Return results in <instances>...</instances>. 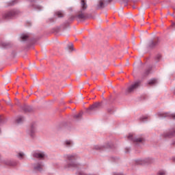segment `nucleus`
Here are the masks:
<instances>
[{
  "label": "nucleus",
  "instance_id": "44",
  "mask_svg": "<svg viewBox=\"0 0 175 175\" xmlns=\"http://www.w3.org/2000/svg\"><path fill=\"white\" fill-rule=\"evenodd\" d=\"M174 161H175V159H174Z\"/></svg>",
  "mask_w": 175,
  "mask_h": 175
},
{
  "label": "nucleus",
  "instance_id": "40",
  "mask_svg": "<svg viewBox=\"0 0 175 175\" xmlns=\"http://www.w3.org/2000/svg\"><path fill=\"white\" fill-rule=\"evenodd\" d=\"M126 65H129V62H128L126 63Z\"/></svg>",
  "mask_w": 175,
  "mask_h": 175
},
{
  "label": "nucleus",
  "instance_id": "41",
  "mask_svg": "<svg viewBox=\"0 0 175 175\" xmlns=\"http://www.w3.org/2000/svg\"><path fill=\"white\" fill-rule=\"evenodd\" d=\"M0 23H2V19H1V18H0Z\"/></svg>",
  "mask_w": 175,
  "mask_h": 175
},
{
  "label": "nucleus",
  "instance_id": "37",
  "mask_svg": "<svg viewBox=\"0 0 175 175\" xmlns=\"http://www.w3.org/2000/svg\"><path fill=\"white\" fill-rule=\"evenodd\" d=\"M7 105H9L10 106H13V105L10 104V102L7 103Z\"/></svg>",
  "mask_w": 175,
  "mask_h": 175
},
{
  "label": "nucleus",
  "instance_id": "3",
  "mask_svg": "<svg viewBox=\"0 0 175 175\" xmlns=\"http://www.w3.org/2000/svg\"><path fill=\"white\" fill-rule=\"evenodd\" d=\"M88 7L87 1H85V0H81V10H79V14L77 16V18L79 20H84V18H85V14L83 13V12L87 9Z\"/></svg>",
  "mask_w": 175,
  "mask_h": 175
},
{
  "label": "nucleus",
  "instance_id": "13",
  "mask_svg": "<svg viewBox=\"0 0 175 175\" xmlns=\"http://www.w3.org/2000/svg\"><path fill=\"white\" fill-rule=\"evenodd\" d=\"M111 143H107L105 145H96L94 146V150H105V148H111Z\"/></svg>",
  "mask_w": 175,
  "mask_h": 175
},
{
  "label": "nucleus",
  "instance_id": "24",
  "mask_svg": "<svg viewBox=\"0 0 175 175\" xmlns=\"http://www.w3.org/2000/svg\"><path fill=\"white\" fill-rule=\"evenodd\" d=\"M161 58H162V55H161V54H157L155 56V61H156V62H159V61H161Z\"/></svg>",
  "mask_w": 175,
  "mask_h": 175
},
{
  "label": "nucleus",
  "instance_id": "7",
  "mask_svg": "<svg viewBox=\"0 0 175 175\" xmlns=\"http://www.w3.org/2000/svg\"><path fill=\"white\" fill-rule=\"evenodd\" d=\"M127 139L135 143V144H139V143H143L144 142V138L140 137H135L133 134H129L127 136Z\"/></svg>",
  "mask_w": 175,
  "mask_h": 175
},
{
  "label": "nucleus",
  "instance_id": "39",
  "mask_svg": "<svg viewBox=\"0 0 175 175\" xmlns=\"http://www.w3.org/2000/svg\"><path fill=\"white\" fill-rule=\"evenodd\" d=\"M126 65H129V62H128L126 63Z\"/></svg>",
  "mask_w": 175,
  "mask_h": 175
},
{
  "label": "nucleus",
  "instance_id": "27",
  "mask_svg": "<svg viewBox=\"0 0 175 175\" xmlns=\"http://www.w3.org/2000/svg\"><path fill=\"white\" fill-rule=\"evenodd\" d=\"M81 116H82L81 113H79L77 115L74 116V118H75L76 120H79V118H81Z\"/></svg>",
  "mask_w": 175,
  "mask_h": 175
},
{
  "label": "nucleus",
  "instance_id": "18",
  "mask_svg": "<svg viewBox=\"0 0 175 175\" xmlns=\"http://www.w3.org/2000/svg\"><path fill=\"white\" fill-rule=\"evenodd\" d=\"M29 33H23L21 35V39L22 42H25V40H28L29 39Z\"/></svg>",
  "mask_w": 175,
  "mask_h": 175
},
{
  "label": "nucleus",
  "instance_id": "34",
  "mask_svg": "<svg viewBox=\"0 0 175 175\" xmlns=\"http://www.w3.org/2000/svg\"><path fill=\"white\" fill-rule=\"evenodd\" d=\"M150 73V70H147L145 72L146 75H148Z\"/></svg>",
  "mask_w": 175,
  "mask_h": 175
},
{
  "label": "nucleus",
  "instance_id": "11",
  "mask_svg": "<svg viewBox=\"0 0 175 175\" xmlns=\"http://www.w3.org/2000/svg\"><path fill=\"white\" fill-rule=\"evenodd\" d=\"M29 136H31L32 138L35 137L36 133V124L33 123L31 126L30 129L27 131Z\"/></svg>",
  "mask_w": 175,
  "mask_h": 175
},
{
  "label": "nucleus",
  "instance_id": "8",
  "mask_svg": "<svg viewBox=\"0 0 175 175\" xmlns=\"http://www.w3.org/2000/svg\"><path fill=\"white\" fill-rule=\"evenodd\" d=\"M157 116L159 118L169 117L170 118H172V120H175V113H171L170 112H160L157 113Z\"/></svg>",
  "mask_w": 175,
  "mask_h": 175
},
{
  "label": "nucleus",
  "instance_id": "38",
  "mask_svg": "<svg viewBox=\"0 0 175 175\" xmlns=\"http://www.w3.org/2000/svg\"><path fill=\"white\" fill-rule=\"evenodd\" d=\"M2 122V116H0V124Z\"/></svg>",
  "mask_w": 175,
  "mask_h": 175
},
{
  "label": "nucleus",
  "instance_id": "16",
  "mask_svg": "<svg viewBox=\"0 0 175 175\" xmlns=\"http://www.w3.org/2000/svg\"><path fill=\"white\" fill-rule=\"evenodd\" d=\"M158 42H159L158 40H150L148 43V48L154 49V47H155V46L158 44Z\"/></svg>",
  "mask_w": 175,
  "mask_h": 175
},
{
  "label": "nucleus",
  "instance_id": "15",
  "mask_svg": "<svg viewBox=\"0 0 175 175\" xmlns=\"http://www.w3.org/2000/svg\"><path fill=\"white\" fill-rule=\"evenodd\" d=\"M4 163L7 166H17L18 162L16 160L8 159L4 161Z\"/></svg>",
  "mask_w": 175,
  "mask_h": 175
},
{
  "label": "nucleus",
  "instance_id": "21",
  "mask_svg": "<svg viewBox=\"0 0 175 175\" xmlns=\"http://www.w3.org/2000/svg\"><path fill=\"white\" fill-rule=\"evenodd\" d=\"M17 158H18V159H24V158H25V153L23 152H18L17 154Z\"/></svg>",
  "mask_w": 175,
  "mask_h": 175
},
{
  "label": "nucleus",
  "instance_id": "23",
  "mask_svg": "<svg viewBox=\"0 0 175 175\" xmlns=\"http://www.w3.org/2000/svg\"><path fill=\"white\" fill-rule=\"evenodd\" d=\"M24 121V117L23 116H19L16 118V122L17 124H21Z\"/></svg>",
  "mask_w": 175,
  "mask_h": 175
},
{
  "label": "nucleus",
  "instance_id": "32",
  "mask_svg": "<svg viewBox=\"0 0 175 175\" xmlns=\"http://www.w3.org/2000/svg\"><path fill=\"white\" fill-rule=\"evenodd\" d=\"M141 21H144V16L143 15H141L140 16Z\"/></svg>",
  "mask_w": 175,
  "mask_h": 175
},
{
  "label": "nucleus",
  "instance_id": "42",
  "mask_svg": "<svg viewBox=\"0 0 175 175\" xmlns=\"http://www.w3.org/2000/svg\"><path fill=\"white\" fill-rule=\"evenodd\" d=\"M27 111H31V109H27Z\"/></svg>",
  "mask_w": 175,
  "mask_h": 175
},
{
  "label": "nucleus",
  "instance_id": "17",
  "mask_svg": "<svg viewBox=\"0 0 175 175\" xmlns=\"http://www.w3.org/2000/svg\"><path fill=\"white\" fill-rule=\"evenodd\" d=\"M106 6V1L105 0H99L98 4L97 5V9H103Z\"/></svg>",
  "mask_w": 175,
  "mask_h": 175
},
{
  "label": "nucleus",
  "instance_id": "43",
  "mask_svg": "<svg viewBox=\"0 0 175 175\" xmlns=\"http://www.w3.org/2000/svg\"><path fill=\"white\" fill-rule=\"evenodd\" d=\"M0 133H1V130H0Z\"/></svg>",
  "mask_w": 175,
  "mask_h": 175
},
{
  "label": "nucleus",
  "instance_id": "1",
  "mask_svg": "<svg viewBox=\"0 0 175 175\" xmlns=\"http://www.w3.org/2000/svg\"><path fill=\"white\" fill-rule=\"evenodd\" d=\"M66 159H67V163L64 165V169H67L69 170L70 169H76V167H79L80 166V163L77 162V159H79V156L76 154H68L65 155Z\"/></svg>",
  "mask_w": 175,
  "mask_h": 175
},
{
  "label": "nucleus",
  "instance_id": "30",
  "mask_svg": "<svg viewBox=\"0 0 175 175\" xmlns=\"http://www.w3.org/2000/svg\"><path fill=\"white\" fill-rule=\"evenodd\" d=\"M147 117L146 116H143L142 118H141V120L143 121V122H144V121H146Z\"/></svg>",
  "mask_w": 175,
  "mask_h": 175
},
{
  "label": "nucleus",
  "instance_id": "29",
  "mask_svg": "<svg viewBox=\"0 0 175 175\" xmlns=\"http://www.w3.org/2000/svg\"><path fill=\"white\" fill-rule=\"evenodd\" d=\"M129 151H131V148H125V152H126V154H128V152H129Z\"/></svg>",
  "mask_w": 175,
  "mask_h": 175
},
{
  "label": "nucleus",
  "instance_id": "4",
  "mask_svg": "<svg viewBox=\"0 0 175 175\" xmlns=\"http://www.w3.org/2000/svg\"><path fill=\"white\" fill-rule=\"evenodd\" d=\"M140 83L141 82L139 81H137L131 84L125 90L126 95H128V94H132V92H134L135 90H137V88L140 87Z\"/></svg>",
  "mask_w": 175,
  "mask_h": 175
},
{
  "label": "nucleus",
  "instance_id": "14",
  "mask_svg": "<svg viewBox=\"0 0 175 175\" xmlns=\"http://www.w3.org/2000/svg\"><path fill=\"white\" fill-rule=\"evenodd\" d=\"M99 107H100V103H96L87 109V113L91 114V111H94V110H96V109H99Z\"/></svg>",
  "mask_w": 175,
  "mask_h": 175
},
{
  "label": "nucleus",
  "instance_id": "28",
  "mask_svg": "<svg viewBox=\"0 0 175 175\" xmlns=\"http://www.w3.org/2000/svg\"><path fill=\"white\" fill-rule=\"evenodd\" d=\"M16 3H17V1L14 0V1H11V2L10 3V5H16Z\"/></svg>",
  "mask_w": 175,
  "mask_h": 175
},
{
  "label": "nucleus",
  "instance_id": "33",
  "mask_svg": "<svg viewBox=\"0 0 175 175\" xmlns=\"http://www.w3.org/2000/svg\"><path fill=\"white\" fill-rule=\"evenodd\" d=\"M171 144H172V146H174V144H175V140H172Z\"/></svg>",
  "mask_w": 175,
  "mask_h": 175
},
{
  "label": "nucleus",
  "instance_id": "5",
  "mask_svg": "<svg viewBox=\"0 0 175 175\" xmlns=\"http://www.w3.org/2000/svg\"><path fill=\"white\" fill-rule=\"evenodd\" d=\"M154 162H155V160L152 157L137 159L135 160L137 165H146L147 163H154Z\"/></svg>",
  "mask_w": 175,
  "mask_h": 175
},
{
  "label": "nucleus",
  "instance_id": "19",
  "mask_svg": "<svg viewBox=\"0 0 175 175\" xmlns=\"http://www.w3.org/2000/svg\"><path fill=\"white\" fill-rule=\"evenodd\" d=\"M148 84L149 85H156V84H158V80L155 79H150L148 81Z\"/></svg>",
  "mask_w": 175,
  "mask_h": 175
},
{
  "label": "nucleus",
  "instance_id": "12",
  "mask_svg": "<svg viewBox=\"0 0 175 175\" xmlns=\"http://www.w3.org/2000/svg\"><path fill=\"white\" fill-rule=\"evenodd\" d=\"M28 3H29V5H31L32 6V8H33V9H35L36 10H43V7L36 4V3H35V0H27Z\"/></svg>",
  "mask_w": 175,
  "mask_h": 175
},
{
  "label": "nucleus",
  "instance_id": "35",
  "mask_svg": "<svg viewBox=\"0 0 175 175\" xmlns=\"http://www.w3.org/2000/svg\"><path fill=\"white\" fill-rule=\"evenodd\" d=\"M172 26L175 28V23H172Z\"/></svg>",
  "mask_w": 175,
  "mask_h": 175
},
{
  "label": "nucleus",
  "instance_id": "9",
  "mask_svg": "<svg viewBox=\"0 0 175 175\" xmlns=\"http://www.w3.org/2000/svg\"><path fill=\"white\" fill-rule=\"evenodd\" d=\"M44 167V163L43 161H38L33 165V168L37 172H42Z\"/></svg>",
  "mask_w": 175,
  "mask_h": 175
},
{
  "label": "nucleus",
  "instance_id": "20",
  "mask_svg": "<svg viewBox=\"0 0 175 175\" xmlns=\"http://www.w3.org/2000/svg\"><path fill=\"white\" fill-rule=\"evenodd\" d=\"M64 146H66V147H72V146H73V142L70 140H66L64 142Z\"/></svg>",
  "mask_w": 175,
  "mask_h": 175
},
{
  "label": "nucleus",
  "instance_id": "22",
  "mask_svg": "<svg viewBox=\"0 0 175 175\" xmlns=\"http://www.w3.org/2000/svg\"><path fill=\"white\" fill-rule=\"evenodd\" d=\"M55 16H57L59 18L64 17V12H62V11H57L55 13Z\"/></svg>",
  "mask_w": 175,
  "mask_h": 175
},
{
  "label": "nucleus",
  "instance_id": "2",
  "mask_svg": "<svg viewBox=\"0 0 175 175\" xmlns=\"http://www.w3.org/2000/svg\"><path fill=\"white\" fill-rule=\"evenodd\" d=\"M18 14H20V10L14 8L4 11L1 14V17L3 20H12V18H14Z\"/></svg>",
  "mask_w": 175,
  "mask_h": 175
},
{
  "label": "nucleus",
  "instance_id": "25",
  "mask_svg": "<svg viewBox=\"0 0 175 175\" xmlns=\"http://www.w3.org/2000/svg\"><path fill=\"white\" fill-rule=\"evenodd\" d=\"M166 174H167L166 171L163 170H161L158 172V175H166Z\"/></svg>",
  "mask_w": 175,
  "mask_h": 175
},
{
  "label": "nucleus",
  "instance_id": "31",
  "mask_svg": "<svg viewBox=\"0 0 175 175\" xmlns=\"http://www.w3.org/2000/svg\"><path fill=\"white\" fill-rule=\"evenodd\" d=\"M2 45L4 46V47H7V46H9V44L6 43V42H3L2 44Z\"/></svg>",
  "mask_w": 175,
  "mask_h": 175
},
{
  "label": "nucleus",
  "instance_id": "26",
  "mask_svg": "<svg viewBox=\"0 0 175 175\" xmlns=\"http://www.w3.org/2000/svg\"><path fill=\"white\" fill-rule=\"evenodd\" d=\"M68 49L70 51H73V44L70 43L68 45Z\"/></svg>",
  "mask_w": 175,
  "mask_h": 175
},
{
  "label": "nucleus",
  "instance_id": "10",
  "mask_svg": "<svg viewBox=\"0 0 175 175\" xmlns=\"http://www.w3.org/2000/svg\"><path fill=\"white\" fill-rule=\"evenodd\" d=\"M161 136L163 137H174L175 136V128L170 129L168 131H165Z\"/></svg>",
  "mask_w": 175,
  "mask_h": 175
},
{
  "label": "nucleus",
  "instance_id": "6",
  "mask_svg": "<svg viewBox=\"0 0 175 175\" xmlns=\"http://www.w3.org/2000/svg\"><path fill=\"white\" fill-rule=\"evenodd\" d=\"M33 157L41 161H44V159H47V154L43 151L36 150L33 152Z\"/></svg>",
  "mask_w": 175,
  "mask_h": 175
},
{
  "label": "nucleus",
  "instance_id": "36",
  "mask_svg": "<svg viewBox=\"0 0 175 175\" xmlns=\"http://www.w3.org/2000/svg\"><path fill=\"white\" fill-rule=\"evenodd\" d=\"M114 175H123L122 174H120V173H115Z\"/></svg>",
  "mask_w": 175,
  "mask_h": 175
}]
</instances>
